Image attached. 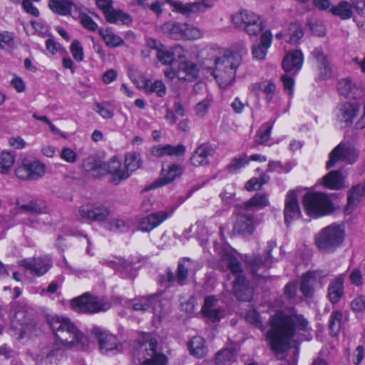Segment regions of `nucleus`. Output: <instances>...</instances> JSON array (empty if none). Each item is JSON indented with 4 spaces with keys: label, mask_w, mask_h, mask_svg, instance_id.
<instances>
[{
    "label": "nucleus",
    "mask_w": 365,
    "mask_h": 365,
    "mask_svg": "<svg viewBox=\"0 0 365 365\" xmlns=\"http://www.w3.org/2000/svg\"><path fill=\"white\" fill-rule=\"evenodd\" d=\"M83 168L96 178L105 175V163L98 156L91 155L86 158L83 160Z\"/></svg>",
    "instance_id": "c85d7f7f"
},
{
    "label": "nucleus",
    "mask_w": 365,
    "mask_h": 365,
    "mask_svg": "<svg viewBox=\"0 0 365 365\" xmlns=\"http://www.w3.org/2000/svg\"><path fill=\"white\" fill-rule=\"evenodd\" d=\"M143 85L145 91L148 94L155 93L157 96L160 98L164 97L166 95V86L160 80L152 81L151 80L145 79Z\"/></svg>",
    "instance_id": "79ce46f5"
},
{
    "label": "nucleus",
    "mask_w": 365,
    "mask_h": 365,
    "mask_svg": "<svg viewBox=\"0 0 365 365\" xmlns=\"http://www.w3.org/2000/svg\"><path fill=\"white\" fill-rule=\"evenodd\" d=\"M37 359L46 365H57L66 359V355L58 344H52L42 349Z\"/></svg>",
    "instance_id": "4468645a"
},
{
    "label": "nucleus",
    "mask_w": 365,
    "mask_h": 365,
    "mask_svg": "<svg viewBox=\"0 0 365 365\" xmlns=\"http://www.w3.org/2000/svg\"><path fill=\"white\" fill-rule=\"evenodd\" d=\"M312 56L317 63L319 78L322 80L330 78L332 73L331 68L322 48H315L312 52Z\"/></svg>",
    "instance_id": "aec40b11"
},
{
    "label": "nucleus",
    "mask_w": 365,
    "mask_h": 365,
    "mask_svg": "<svg viewBox=\"0 0 365 365\" xmlns=\"http://www.w3.org/2000/svg\"><path fill=\"white\" fill-rule=\"evenodd\" d=\"M152 309L155 315L160 317L162 312V294L160 292L136 298L132 301V309L142 312Z\"/></svg>",
    "instance_id": "f8f14e48"
},
{
    "label": "nucleus",
    "mask_w": 365,
    "mask_h": 365,
    "mask_svg": "<svg viewBox=\"0 0 365 365\" xmlns=\"http://www.w3.org/2000/svg\"><path fill=\"white\" fill-rule=\"evenodd\" d=\"M240 55L232 53H224L215 56L214 66H207L211 75L215 78L220 87L225 88L234 82L236 71L241 64Z\"/></svg>",
    "instance_id": "7ed1b4c3"
},
{
    "label": "nucleus",
    "mask_w": 365,
    "mask_h": 365,
    "mask_svg": "<svg viewBox=\"0 0 365 365\" xmlns=\"http://www.w3.org/2000/svg\"><path fill=\"white\" fill-rule=\"evenodd\" d=\"M106 228L113 232H126L128 225L120 219H113L106 223Z\"/></svg>",
    "instance_id": "e2e57ef3"
},
{
    "label": "nucleus",
    "mask_w": 365,
    "mask_h": 365,
    "mask_svg": "<svg viewBox=\"0 0 365 365\" xmlns=\"http://www.w3.org/2000/svg\"><path fill=\"white\" fill-rule=\"evenodd\" d=\"M106 264L116 272L128 271L132 267L130 262L120 257L115 258V260L108 261Z\"/></svg>",
    "instance_id": "bf43d9fd"
},
{
    "label": "nucleus",
    "mask_w": 365,
    "mask_h": 365,
    "mask_svg": "<svg viewBox=\"0 0 365 365\" xmlns=\"http://www.w3.org/2000/svg\"><path fill=\"white\" fill-rule=\"evenodd\" d=\"M214 248L222 262H226L227 268L232 274H241L243 272L241 263L227 245L215 242Z\"/></svg>",
    "instance_id": "ddd939ff"
},
{
    "label": "nucleus",
    "mask_w": 365,
    "mask_h": 365,
    "mask_svg": "<svg viewBox=\"0 0 365 365\" xmlns=\"http://www.w3.org/2000/svg\"><path fill=\"white\" fill-rule=\"evenodd\" d=\"M308 322L302 315L287 314L278 312L270 319L271 328L267 336L272 349L279 356L289 347L292 339L295 334V327L307 330Z\"/></svg>",
    "instance_id": "f257e3e1"
},
{
    "label": "nucleus",
    "mask_w": 365,
    "mask_h": 365,
    "mask_svg": "<svg viewBox=\"0 0 365 365\" xmlns=\"http://www.w3.org/2000/svg\"><path fill=\"white\" fill-rule=\"evenodd\" d=\"M31 180L42 178L46 173V165L39 160H26Z\"/></svg>",
    "instance_id": "a18cd8bd"
},
{
    "label": "nucleus",
    "mask_w": 365,
    "mask_h": 365,
    "mask_svg": "<svg viewBox=\"0 0 365 365\" xmlns=\"http://www.w3.org/2000/svg\"><path fill=\"white\" fill-rule=\"evenodd\" d=\"M343 314L340 311L333 312L329 318V329L331 336H336L341 328Z\"/></svg>",
    "instance_id": "3c124183"
},
{
    "label": "nucleus",
    "mask_w": 365,
    "mask_h": 365,
    "mask_svg": "<svg viewBox=\"0 0 365 365\" xmlns=\"http://www.w3.org/2000/svg\"><path fill=\"white\" fill-rule=\"evenodd\" d=\"M47 322L56 339L66 348L83 349L86 339L83 334L67 317L58 315H48Z\"/></svg>",
    "instance_id": "f03ea898"
},
{
    "label": "nucleus",
    "mask_w": 365,
    "mask_h": 365,
    "mask_svg": "<svg viewBox=\"0 0 365 365\" xmlns=\"http://www.w3.org/2000/svg\"><path fill=\"white\" fill-rule=\"evenodd\" d=\"M71 306L77 312L94 314L109 309L111 304L88 293H85L72 299Z\"/></svg>",
    "instance_id": "423d86ee"
},
{
    "label": "nucleus",
    "mask_w": 365,
    "mask_h": 365,
    "mask_svg": "<svg viewBox=\"0 0 365 365\" xmlns=\"http://www.w3.org/2000/svg\"><path fill=\"white\" fill-rule=\"evenodd\" d=\"M273 123L267 122L264 123L259 128L255 136V142L257 144H264L269 138L270 133L272 129Z\"/></svg>",
    "instance_id": "864d4df0"
},
{
    "label": "nucleus",
    "mask_w": 365,
    "mask_h": 365,
    "mask_svg": "<svg viewBox=\"0 0 365 365\" xmlns=\"http://www.w3.org/2000/svg\"><path fill=\"white\" fill-rule=\"evenodd\" d=\"M16 161V154L14 151L3 150L0 153V173L8 174L13 168Z\"/></svg>",
    "instance_id": "a19ab883"
},
{
    "label": "nucleus",
    "mask_w": 365,
    "mask_h": 365,
    "mask_svg": "<svg viewBox=\"0 0 365 365\" xmlns=\"http://www.w3.org/2000/svg\"><path fill=\"white\" fill-rule=\"evenodd\" d=\"M110 212V210L108 207L97 203H93V215H95L93 218V222H101L106 220L109 216Z\"/></svg>",
    "instance_id": "5fc2aeb1"
},
{
    "label": "nucleus",
    "mask_w": 365,
    "mask_h": 365,
    "mask_svg": "<svg viewBox=\"0 0 365 365\" xmlns=\"http://www.w3.org/2000/svg\"><path fill=\"white\" fill-rule=\"evenodd\" d=\"M105 175L110 174V182L115 185L130 176V173L122 168L121 163L116 157H113L108 163H105Z\"/></svg>",
    "instance_id": "5701e85b"
},
{
    "label": "nucleus",
    "mask_w": 365,
    "mask_h": 365,
    "mask_svg": "<svg viewBox=\"0 0 365 365\" xmlns=\"http://www.w3.org/2000/svg\"><path fill=\"white\" fill-rule=\"evenodd\" d=\"M338 90L341 95L351 98H356L362 93L361 88L349 78L341 79L339 81Z\"/></svg>",
    "instance_id": "7c9ffc66"
},
{
    "label": "nucleus",
    "mask_w": 365,
    "mask_h": 365,
    "mask_svg": "<svg viewBox=\"0 0 365 365\" xmlns=\"http://www.w3.org/2000/svg\"><path fill=\"white\" fill-rule=\"evenodd\" d=\"M312 275H305L302 279L300 286V290L305 297H310L314 293V279Z\"/></svg>",
    "instance_id": "680f3d73"
},
{
    "label": "nucleus",
    "mask_w": 365,
    "mask_h": 365,
    "mask_svg": "<svg viewBox=\"0 0 365 365\" xmlns=\"http://www.w3.org/2000/svg\"><path fill=\"white\" fill-rule=\"evenodd\" d=\"M200 264L190 258L184 257L180 259L177 274H195L200 270Z\"/></svg>",
    "instance_id": "c03bdc74"
},
{
    "label": "nucleus",
    "mask_w": 365,
    "mask_h": 365,
    "mask_svg": "<svg viewBox=\"0 0 365 365\" xmlns=\"http://www.w3.org/2000/svg\"><path fill=\"white\" fill-rule=\"evenodd\" d=\"M19 264L26 270L36 274H45L52 266L51 257L46 255L39 257L24 259L20 261Z\"/></svg>",
    "instance_id": "dca6fc26"
},
{
    "label": "nucleus",
    "mask_w": 365,
    "mask_h": 365,
    "mask_svg": "<svg viewBox=\"0 0 365 365\" xmlns=\"http://www.w3.org/2000/svg\"><path fill=\"white\" fill-rule=\"evenodd\" d=\"M141 348L145 350V360L142 365H167L168 357L159 347L158 341L150 334H145L140 341Z\"/></svg>",
    "instance_id": "6e6552de"
},
{
    "label": "nucleus",
    "mask_w": 365,
    "mask_h": 365,
    "mask_svg": "<svg viewBox=\"0 0 365 365\" xmlns=\"http://www.w3.org/2000/svg\"><path fill=\"white\" fill-rule=\"evenodd\" d=\"M269 205L268 195L265 193L257 192L249 200L245 202L242 207L245 210H260Z\"/></svg>",
    "instance_id": "f704fd0d"
},
{
    "label": "nucleus",
    "mask_w": 365,
    "mask_h": 365,
    "mask_svg": "<svg viewBox=\"0 0 365 365\" xmlns=\"http://www.w3.org/2000/svg\"><path fill=\"white\" fill-rule=\"evenodd\" d=\"M345 236L344 227L333 223L322 228L315 235V245L322 252L332 253L343 244Z\"/></svg>",
    "instance_id": "20e7f679"
},
{
    "label": "nucleus",
    "mask_w": 365,
    "mask_h": 365,
    "mask_svg": "<svg viewBox=\"0 0 365 365\" xmlns=\"http://www.w3.org/2000/svg\"><path fill=\"white\" fill-rule=\"evenodd\" d=\"M284 215V222L287 225L301 216L297 195L294 190H289L286 195Z\"/></svg>",
    "instance_id": "f3484780"
},
{
    "label": "nucleus",
    "mask_w": 365,
    "mask_h": 365,
    "mask_svg": "<svg viewBox=\"0 0 365 365\" xmlns=\"http://www.w3.org/2000/svg\"><path fill=\"white\" fill-rule=\"evenodd\" d=\"M23 312L17 313L11 321V334L18 339H21L25 334L31 331L32 327L24 319Z\"/></svg>",
    "instance_id": "a878e982"
},
{
    "label": "nucleus",
    "mask_w": 365,
    "mask_h": 365,
    "mask_svg": "<svg viewBox=\"0 0 365 365\" xmlns=\"http://www.w3.org/2000/svg\"><path fill=\"white\" fill-rule=\"evenodd\" d=\"M98 31L106 45L110 48L120 47L125 43L123 38L110 29L101 28Z\"/></svg>",
    "instance_id": "c9c22d12"
},
{
    "label": "nucleus",
    "mask_w": 365,
    "mask_h": 365,
    "mask_svg": "<svg viewBox=\"0 0 365 365\" xmlns=\"http://www.w3.org/2000/svg\"><path fill=\"white\" fill-rule=\"evenodd\" d=\"M183 23L175 21H168L164 23L161 27V31L168 37L182 40Z\"/></svg>",
    "instance_id": "e433bc0d"
},
{
    "label": "nucleus",
    "mask_w": 365,
    "mask_h": 365,
    "mask_svg": "<svg viewBox=\"0 0 365 365\" xmlns=\"http://www.w3.org/2000/svg\"><path fill=\"white\" fill-rule=\"evenodd\" d=\"M365 195V189L361 184H356L351 187L347 193V203L345 212L350 214L359 205L361 198Z\"/></svg>",
    "instance_id": "cd10ccee"
},
{
    "label": "nucleus",
    "mask_w": 365,
    "mask_h": 365,
    "mask_svg": "<svg viewBox=\"0 0 365 365\" xmlns=\"http://www.w3.org/2000/svg\"><path fill=\"white\" fill-rule=\"evenodd\" d=\"M344 294L343 280L341 277L332 282L328 289V295L332 304L337 303Z\"/></svg>",
    "instance_id": "37998d69"
},
{
    "label": "nucleus",
    "mask_w": 365,
    "mask_h": 365,
    "mask_svg": "<svg viewBox=\"0 0 365 365\" xmlns=\"http://www.w3.org/2000/svg\"><path fill=\"white\" fill-rule=\"evenodd\" d=\"M247 210L240 207L237 213V219L234 225V230L241 235H252L255 232L257 222L254 217L248 214Z\"/></svg>",
    "instance_id": "2eb2a0df"
},
{
    "label": "nucleus",
    "mask_w": 365,
    "mask_h": 365,
    "mask_svg": "<svg viewBox=\"0 0 365 365\" xmlns=\"http://www.w3.org/2000/svg\"><path fill=\"white\" fill-rule=\"evenodd\" d=\"M15 175L20 180H31V177L29 174L26 160H24L21 164L16 168Z\"/></svg>",
    "instance_id": "338daca9"
},
{
    "label": "nucleus",
    "mask_w": 365,
    "mask_h": 365,
    "mask_svg": "<svg viewBox=\"0 0 365 365\" xmlns=\"http://www.w3.org/2000/svg\"><path fill=\"white\" fill-rule=\"evenodd\" d=\"M276 247V243L274 242H268L267 257L264 260L259 256H246L245 259V263L251 268L252 272H257L260 267H269L271 264V250Z\"/></svg>",
    "instance_id": "bb28decb"
},
{
    "label": "nucleus",
    "mask_w": 365,
    "mask_h": 365,
    "mask_svg": "<svg viewBox=\"0 0 365 365\" xmlns=\"http://www.w3.org/2000/svg\"><path fill=\"white\" fill-rule=\"evenodd\" d=\"M254 285L245 275H237L233 282V292L235 297L241 301H249L252 294Z\"/></svg>",
    "instance_id": "6ab92c4d"
},
{
    "label": "nucleus",
    "mask_w": 365,
    "mask_h": 365,
    "mask_svg": "<svg viewBox=\"0 0 365 365\" xmlns=\"http://www.w3.org/2000/svg\"><path fill=\"white\" fill-rule=\"evenodd\" d=\"M285 35L288 38L287 41L289 43H296L303 36L304 33L301 26L295 23L290 24Z\"/></svg>",
    "instance_id": "603ef678"
},
{
    "label": "nucleus",
    "mask_w": 365,
    "mask_h": 365,
    "mask_svg": "<svg viewBox=\"0 0 365 365\" xmlns=\"http://www.w3.org/2000/svg\"><path fill=\"white\" fill-rule=\"evenodd\" d=\"M182 167L177 164L169 166L168 170L163 168L162 170V177L154 181L150 185V188L161 187L173 182L177 177L182 175Z\"/></svg>",
    "instance_id": "b1692460"
},
{
    "label": "nucleus",
    "mask_w": 365,
    "mask_h": 365,
    "mask_svg": "<svg viewBox=\"0 0 365 365\" xmlns=\"http://www.w3.org/2000/svg\"><path fill=\"white\" fill-rule=\"evenodd\" d=\"M93 202L84 203L78 207V217L82 220L93 222Z\"/></svg>",
    "instance_id": "13d9d810"
},
{
    "label": "nucleus",
    "mask_w": 365,
    "mask_h": 365,
    "mask_svg": "<svg viewBox=\"0 0 365 365\" xmlns=\"http://www.w3.org/2000/svg\"><path fill=\"white\" fill-rule=\"evenodd\" d=\"M245 319L249 323L255 325L256 327L262 330H264V326L261 321L260 316L256 310H249L246 314Z\"/></svg>",
    "instance_id": "0e129e2a"
},
{
    "label": "nucleus",
    "mask_w": 365,
    "mask_h": 365,
    "mask_svg": "<svg viewBox=\"0 0 365 365\" xmlns=\"http://www.w3.org/2000/svg\"><path fill=\"white\" fill-rule=\"evenodd\" d=\"M173 212L174 209L169 211H158L142 217L139 222V229L142 231L150 232L170 217Z\"/></svg>",
    "instance_id": "a211bd4d"
},
{
    "label": "nucleus",
    "mask_w": 365,
    "mask_h": 365,
    "mask_svg": "<svg viewBox=\"0 0 365 365\" xmlns=\"http://www.w3.org/2000/svg\"><path fill=\"white\" fill-rule=\"evenodd\" d=\"M182 40H197L203 36V31L198 27L183 23Z\"/></svg>",
    "instance_id": "49530a36"
},
{
    "label": "nucleus",
    "mask_w": 365,
    "mask_h": 365,
    "mask_svg": "<svg viewBox=\"0 0 365 365\" xmlns=\"http://www.w3.org/2000/svg\"><path fill=\"white\" fill-rule=\"evenodd\" d=\"M212 0H201L192 3L183 4L179 1L165 0L172 7L173 11L182 15L190 16L199 12H204L205 10L213 6Z\"/></svg>",
    "instance_id": "9b49d317"
},
{
    "label": "nucleus",
    "mask_w": 365,
    "mask_h": 365,
    "mask_svg": "<svg viewBox=\"0 0 365 365\" xmlns=\"http://www.w3.org/2000/svg\"><path fill=\"white\" fill-rule=\"evenodd\" d=\"M232 21L236 27L244 30L249 36L257 35L264 28L261 17L249 11H242L233 14Z\"/></svg>",
    "instance_id": "0eeeda50"
},
{
    "label": "nucleus",
    "mask_w": 365,
    "mask_h": 365,
    "mask_svg": "<svg viewBox=\"0 0 365 365\" xmlns=\"http://www.w3.org/2000/svg\"><path fill=\"white\" fill-rule=\"evenodd\" d=\"M16 205L19 210L26 212H32L38 215L48 212V209L46 202L41 199L31 200L25 205H20L19 201H17Z\"/></svg>",
    "instance_id": "473e14b6"
},
{
    "label": "nucleus",
    "mask_w": 365,
    "mask_h": 365,
    "mask_svg": "<svg viewBox=\"0 0 365 365\" xmlns=\"http://www.w3.org/2000/svg\"><path fill=\"white\" fill-rule=\"evenodd\" d=\"M187 275H161L160 282L165 287H169L174 284H183Z\"/></svg>",
    "instance_id": "052dcab7"
},
{
    "label": "nucleus",
    "mask_w": 365,
    "mask_h": 365,
    "mask_svg": "<svg viewBox=\"0 0 365 365\" xmlns=\"http://www.w3.org/2000/svg\"><path fill=\"white\" fill-rule=\"evenodd\" d=\"M93 110L104 119L112 118L115 113V107L108 101L96 103Z\"/></svg>",
    "instance_id": "09e8293b"
},
{
    "label": "nucleus",
    "mask_w": 365,
    "mask_h": 365,
    "mask_svg": "<svg viewBox=\"0 0 365 365\" xmlns=\"http://www.w3.org/2000/svg\"><path fill=\"white\" fill-rule=\"evenodd\" d=\"M71 52L73 58L77 61H82L84 58L83 49L78 40H74L71 45Z\"/></svg>",
    "instance_id": "69168bd1"
},
{
    "label": "nucleus",
    "mask_w": 365,
    "mask_h": 365,
    "mask_svg": "<svg viewBox=\"0 0 365 365\" xmlns=\"http://www.w3.org/2000/svg\"><path fill=\"white\" fill-rule=\"evenodd\" d=\"M106 20L110 24L129 26L133 22L132 16L123 10L113 8L106 12Z\"/></svg>",
    "instance_id": "2f4dec72"
},
{
    "label": "nucleus",
    "mask_w": 365,
    "mask_h": 365,
    "mask_svg": "<svg viewBox=\"0 0 365 365\" xmlns=\"http://www.w3.org/2000/svg\"><path fill=\"white\" fill-rule=\"evenodd\" d=\"M235 355L234 348L222 349L217 352L215 356L216 364H224L231 361Z\"/></svg>",
    "instance_id": "4d7b16f0"
},
{
    "label": "nucleus",
    "mask_w": 365,
    "mask_h": 365,
    "mask_svg": "<svg viewBox=\"0 0 365 365\" xmlns=\"http://www.w3.org/2000/svg\"><path fill=\"white\" fill-rule=\"evenodd\" d=\"M344 176L339 170L331 171L323 178L324 187L331 190H339L344 186Z\"/></svg>",
    "instance_id": "72a5a7b5"
},
{
    "label": "nucleus",
    "mask_w": 365,
    "mask_h": 365,
    "mask_svg": "<svg viewBox=\"0 0 365 365\" xmlns=\"http://www.w3.org/2000/svg\"><path fill=\"white\" fill-rule=\"evenodd\" d=\"M330 11L342 19H349L352 16L351 5L345 1H341L337 6L331 7Z\"/></svg>",
    "instance_id": "de8ad7c7"
},
{
    "label": "nucleus",
    "mask_w": 365,
    "mask_h": 365,
    "mask_svg": "<svg viewBox=\"0 0 365 365\" xmlns=\"http://www.w3.org/2000/svg\"><path fill=\"white\" fill-rule=\"evenodd\" d=\"M92 334L97 338L101 353L116 354L122 351V345L118 343L116 336L99 327H94Z\"/></svg>",
    "instance_id": "9d476101"
},
{
    "label": "nucleus",
    "mask_w": 365,
    "mask_h": 365,
    "mask_svg": "<svg viewBox=\"0 0 365 365\" xmlns=\"http://www.w3.org/2000/svg\"><path fill=\"white\" fill-rule=\"evenodd\" d=\"M357 158L358 152L354 146L349 143H339L330 153L326 167L327 169H330L339 160L352 164Z\"/></svg>",
    "instance_id": "1a4fd4ad"
},
{
    "label": "nucleus",
    "mask_w": 365,
    "mask_h": 365,
    "mask_svg": "<svg viewBox=\"0 0 365 365\" xmlns=\"http://www.w3.org/2000/svg\"><path fill=\"white\" fill-rule=\"evenodd\" d=\"M304 56L302 52L299 50H293L287 53L283 58L282 64L285 72L296 74L302 68Z\"/></svg>",
    "instance_id": "4be33fe9"
},
{
    "label": "nucleus",
    "mask_w": 365,
    "mask_h": 365,
    "mask_svg": "<svg viewBox=\"0 0 365 365\" xmlns=\"http://www.w3.org/2000/svg\"><path fill=\"white\" fill-rule=\"evenodd\" d=\"M211 102V99L207 98L199 102L195 108L196 115L199 117H204L210 107Z\"/></svg>",
    "instance_id": "774afa93"
},
{
    "label": "nucleus",
    "mask_w": 365,
    "mask_h": 365,
    "mask_svg": "<svg viewBox=\"0 0 365 365\" xmlns=\"http://www.w3.org/2000/svg\"><path fill=\"white\" fill-rule=\"evenodd\" d=\"M272 42V34L270 31H266L260 36L259 43H255L252 48V54L255 59L264 60L267 56V50Z\"/></svg>",
    "instance_id": "393cba45"
},
{
    "label": "nucleus",
    "mask_w": 365,
    "mask_h": 365,
    "mask_svg": "<svg viewBox=\"0 0 365 365\" xmlns=\"http://www.w3.org/2000/svg\"><path fill=\"white\" fill-rule=\"evenodd\" d=\"M199 76L197 66L190 61H182L178 64V79L192 81Z\"/></svg>",
    "instance_id": "c756f323"
},
{
    "label": "nucleus",
    "mask_w": 365,
    "mask_h": 365,
    "mask_svg": "<svg viewBox=\"0 0 365 365\" xmlns=\"http://www.w3.org/2000/svg\"><path fill=\"white\" fill-rule=\"evenodd\" d=\"M48 6L53 12L66 16L70 14L76 5L71 0H50Z\"/></svg>",
    "instance_id": "58836bf2"
},
{
    "label": "nucleus",
    "mask_w": 365,
    "mask_h": 365,
    "mask_svg": "<svg viewBox=\"0 0 365 365\" xmlns=\"http://www.w3.org/2000/svg\"><path fill=\"white\" fill-rule=\"evenodd\" d=\"M215 153V150L212 145L203 143L195 150L190 158V163L196 167L207 165Z\"/></svg>",
    "instance_id": "412c9836"
},
{
    "label": "nucleus",
    "mask_w": 365,
    "mask_h": 365,
    "mask_svg": "<svg viewBox=\"0 0 365 365\" xmlns=\"http://www.w3.org/2000/svg\"><path fill=\"white\" fill-rule=\"evenodd\" d=\"M303 205L307 215L319 217L329 215L334 210L329 196L324 192H309L304 195Z\"/></svg>",
    "instance_id": "39448f33"
},
{
    "label": "nucleus",
    "mask_w": 365,
    "mask_h": 365,
    "mask_svg": "<svg viewBox=\"0 0 365 365\" xmlns=\"http://www.w3.org/2000/svg\"><path fill=\"white\" fill-rule=\"evenodd\" d=\"M188 349L191 355L199 359L204 357L207 352L205 341L200 336L192 337L188 343Z\"/></svg>",
    "instance_id": "ea45409f"
},
{
    "label": "nucleus",
    "mask_w": 365,
    "mask_h": 365,
    "mask_svg": "<svg viewBox=\"0 0 365 365\" xmlns=\"http://www.w3.org/2000/svg\"><path fill=\"white\" fill-rule=\"evenodd\" d=\"M359 110V105L354 103H345L339 107V115L341 120L346 124H350L353 121L354 117Z\"/></svg>",
    "instance_id": "4c0bfd02"
},
{
    "label": "nucleus",
    "mask_w": 365,
    "mask_h": 365,
    "mask_svg": "<svg viewBox=\"0 0 365 365\" xmlns=\"http://www.w3.org/2000/svg\"><path fill=\"white\" fill-rule=\"evenodd\" d=\"M250 162L248 156L245 154L240 155L231 161L228 165V170L232 173H237L241 168H244Z\"/></svg>",
    "instance_id": "6e6d98bb"
},
{
    "label": "nucleus",
    "mask_w": 365,
    "mask_h": 365,
    "mask_svg": "<svg viewBox=\"0 0 365 365\" xmlns=\"http://www.w3.org/2000/svg\"><path fill=\"white\" fill-rule=\"evenodd\" d=\"M141 158L139 153L133 152L125 155V171L133 172L141 166Z\"/></svg>",
    "instance_id": "8fccbe9b"
}]
</instances>
